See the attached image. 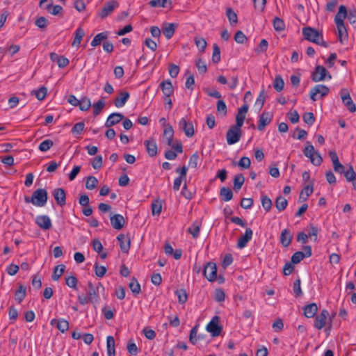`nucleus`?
Here are the masks:
<instances>
[{
    "label": "nucleus",
    "instance_id": "nucleus-33",
    "mask_svg": "<svg viewBox=\"0 0 356 356\" xmlns=\"http://www.w3.org/2000/svg\"><path fill=\"white\" fill-rule=\"evenodd\" d=\"M275 204L276 209L279 211H282L286 208L288 205V201L285 197H282V195H279L277 197Z\"/></svg>",
    "mask_w": 356,
    "mask_h": 356
},
{
    "label": "nucleus",
    "instance_id": "nucleus-47",
    "mask_svg": "<svg viewBox=\"0 0 356 356\" xmlns=\"http://www.w3.org/2000/svg\"><path fill=\"white\" fill-rule=\"evenodd\" d=\"M212 61L214 63H218L220 61V49L216 43L213 44Z\"/></svg>",
    "mask_w": 356,
    "mask_h": 356
},
{
    "label": "nucleus",
    "instance_id": "nucleus-35",
    "mask_svg": "<svg viewBox=\"0 0 356 356\" xmlns=\"http://www.w3.org/2000/svg\"><path fill=\"white\" fill-rule=\"evenodd\" d=\"M26 287L23 285H19L18 289L15 293V300L20 303L26 297Z\"/></svg>",
    "mask_w": 356,
    "mask_h": 356
},
{
    "label": "nucleus",
    "instance_id": "nucleus-53",
    "mask_svg": "<svg viewBox=\"0 0 356 356\" xmlns=\"http://www.w3.org/2000/svg\"><path fill=\"white\" fill-rule=\"evenodd\" d=\"M94 268H95V273L96 276L98 277H104L107 271V269L105 266H99L97 262L95 263Z\"/></svg>",
    "mask_w": 356,
    "mask_h": 356
},
{
    "label": "nucleus",
    "instance_id": "nucleus-54",
    "mask_svg": "<svg viewBox=\"0 0 356 356\" xmlns=\"http://www.w3.org/2000/svg\"><path fill=\"white\" fill-rule=\"evenodd\" d=\"M54 145V142L50 139H47L42 141L38 148L41 152H47Z\"/></svg>",
    "mask_w": 356,
    "mask_h": 356
},
{
    "label": "nucleus",
    "instance_id": "nucleus-40",
    "mask_svg": "<svg viewBox=\"0 0 356 356\" xmlns=\"http://www.w3.org/2000/svg\"><path fill=\"white\" fill-rule=\"evenodd\" d=\"M245 181L244 176L242 174H238L234 178V190L238 191L241 188Z\"/></svg>",
    "mask_w": 356,
    "mask_h": 356
},
{
    "label": "nucleus",
    "instance_id": "nucleus-56",
    "mask_svg": "<svg viewBox=\"0 0 356 356\" xmlns=\"http://www.w3.org/2000/svg\"><path fill=\"white\" fill-rule=\"evenodd\" d=\"M346 17L350 24L356 28V9H350L348 12L347 11Z\"/></svg>",
    "mask_w": 356,
    "mask_h": 356
},
{
    "label": "nucleus",
    "instance_id": "nucleus-44",
    "mask_svg": "<svg viewBox=\"0 0 356 356\" xmlns=\"http://www.w3.org/2000/svg\"><path fill=\"white\" fill-rule=\"evenodd\" d=\"M106 347L108 355H112L113 353H115V340L112 336L107 337Z\"/></svg>",
    "mask_w": 356,
    "mask_h": 356
},
{
    "label": "nucleus",
    "instance_id": "nucleus-50",
    "mask_svg": "<svg viewBox=\"0 0 356 356\" xmlns=\"http://www.w3.org/2000/svg\"><path fill=\"white\" fill-rule=\"evenodd\" d=\"M266 98V94L265 90L263 88L260 91L259 95L257 97L256 102H255V105L259 106V110H261L262 108V107L264 106Z\"/></svg>",
    "mask_w": 356,
    "mask_h": 356
},
{
    "label": "nucleus",
    "instance_id": "nucleus-42",
    "mask_svg": "<svg viewBox=\"0 0 356 356\" xmlns=\"http://www.w3.org/2000/svg\"><path fill=\"white\" fill-rule=\"evenodd\" d=\"M47 88L44 86H42L38 90H32L31 94L35 95V97L38 100L42 101L45 98V97L47 95Z\"/></svg>",
    "mask_w": 356,
    "mask_h": 356
},
{
    "label": "nucleus",
    "instance_id": "nucleus-9",
    "mask_svg": "<svg viewBox=\"0 0 356 356\" xmlns=\"http://www.w3.org/2000/svg\"><path fill=\"white\" fill-rule=\"evenodd\" d=\"M340 95L343 104L348 108V109L351 113L355 112L356 106L350 97L348 90L346 88H342L340 91Z\"/></svg>",
    "mask_w": 356,
    "mask_h": 356
},
{
    "label": "nucleus",
    "instance_id": "nucleus-21",
    "mask_svg": "<svg viewBox=\"0 0 356 356\" xmlns=\"http://www.w3.org/2000/svg\"><path fill=\"white\" fill-rule=\"evenodd\" d=\"M144 145L146 147L147 152L150 157H154L157 154V144L154 139L145 140Z\"/></svg>",
    "mask_w": 356,
    "mask_h": 356
},
{
    "label": "nucleus",
    "instance_id": "nucleus-30",
    "mask_svg": "<svg viewBox=\"0 0 356 356\" xmlns=\"http://www.w3.org/2000/svg\"><path fill=\"white\" fill-rule=\"evenodd\" d=\"M220 197L222 200L228 202L232 199L233 193L229 188L223 186L220 188Z\"/></svg>",
    "mask_w": 356,
    "mask_h": 356
},
{
    "label": "nucleus",
    "instance_id": "nucleus-11",
    "mask_svg": "<svg viewBox=\"0 0 356 356\" xmlns=\"http://www.w3.org/2000/svg\"><path fill=\"white\" fill-rule=\"evenodd\" d=\"M242 135L241 129H236L231 127L226 134L227 143L228 145H233L237 143Z\"/></svg>",
    "mask_w": 356,
    "mask_h": 356
},
{
    "label": "nucleus",
    "instance_id": "nucleus-45",
    "mask_svg": "<svg viewBox=\"0 0 356 356\" xmlns=\"http://www.w3.org/2000/svg\"><path fill=\"white\" fill-rule=\"evenodd\" d=\"M261 202L264 210L267 212L270 211L273 205L271 200L266 195H263L261 197Z\"/></svg>",
    "mask_w": 356,
    "mask_h": 356
},
{
    "label": "nucleus",
    "instance_id": "nucleus-23",
    "mask_svg": "<svg viewBox=\"0 0 356 356\" xmlns=\"http://www.w3.org/2000/svg\"><path fill=\"white\" fill-rule=\"evenodd\" d=\"M252 234V230L250 228H247L244 235L239 238L237 243V247L240 249L245 247L248 243L251 240Z\"/></svg>",
    "mask_w": 356,
    "mask_h": 356
},
{
    "label": "nucleus",
    "instance_id": "nucleus-58",
    "mask_svg": "<svg viewBox=\"0 0 356 356\" xmlns=\"http://www.w3.org/2000/svg\"><path fill=\"white\" fill-rule=\"evenodd\" d=\"M234 40L238 44H244L248 41V38L241 31H238L234 35Z\"/></svg>",
    "mask_w": 356,
    "mask_h": 356
},
{
    "label": "nucleus",
    "instance_id": "nucleus-48",
    "mask_svg": "<svg viewBox=\"0 0 356 356\" xmlns=\"http://www.w3.org/2000/svg\"><path fill=\"white\" fill-rule=\"evenodd\" d=\"M97 179L94 176H89L86 181V188L88 190H92L97 187Z\"/></svg>",
    "mask_w": 356,
    "mask_h": 356
},
{
    "label": "nucleus",
    "instance_id": "nucleus-49",
    "mask_svg": "<svg viewBox=\"0 0 356 356\" xmlns=\"http://www.w3.org/2000/svg\"><path fill=\"white\" fill-rule=\"evenodd\" d=\"M175 294L178 298V302L180 304H184L188 300V295L184 289H178L175 291Z\"/></svg>",
    "mask_w": 356,
    "mask_h": 356
},
{
    "label": "nucleus",
    "instance_id": "nucleus-27",
    "mask_svg": "<svg viewBox=\"0 0 356 356\" xmlns=\"http://www.w3.org/2000/svg\"><path fill=\"white\" fill-rule=\"evenodd\" d=\"M314 182L311 181V184L307 185L303 188V189L300 191L299 195V201L305 202L307 200L308 197L313 193L314 191Z\"/></svg>",
    "mask_w": 356,
    "mask_h": 356
},
{
    "label": "nucleus",
    "instance_id": "nucleus-59",
    "mask_svg": "<svg viewBox=\"0 0 356 356\" xmlns=\"http://www.w3.org/2000/svg\"><path fill=\"white\" fill-rule=\"evenodd\" d=\"M304 258L305 255H303V252L302 251H298L292 255L291 262L293 264H297L300 263Z\"/></svg>",
    "mask_w": 356,
    "mask_h": 356
},
{
    "label": "nucleus",
    "instance_id": "nucleus-18",
    "mask_svg": "<svg viewBox=\"0 0 356 356\" xmlns=\"http://www.w3.org/2000/svg\"><path fill=\"white\" fill-rule=\"evenodd\" d=\"M117 239L120 243L121 251L124 253H128L131 246L130 238L123 234H120L117 236Z\"/></svg>",
    "mask_w": 356,
    "mask_h": 356
},
{
    "label": "nucleus",
    "instance_id": "nucleus-55",
    "mask_svg": "<svg viewBox=\"0 0 356 356\" xmlns=\"http://www.w3.org/2000/svg\"><path fill=\"white\" fill-rule=\"evenodd\" d=\"M162 204L160 200H155L152 204V213L153 215H159L161 212Z\"/></svg>",
    "mask_w": 356,
    "mask_h": 356
},
{
    "label": "nucleus",
    "instance_id": "nucleus-25",
    "mask_svg": "<svg viewBox=\"0 0 356 356\" xmlns=\"http://www.w3.org/2000/svg\"><path fill=\"white\" fill-rule=\"evenodd\" d=\"M129 96V93L127 91L120 92L119 96L114 99L115 106L118 108L124 106Z\"/></svg>",
    "mask_w": 356,
    "mask_h": 356
},
{
    "label": "nucleus",
    "instance_id": "nucleus-60",
    "mask_svg": "<svg viewBox=\"0 0 356 356\" xmlns=\"http://www.w3.org/2000/svg\"><path fill=\"white\" fill-rule=\"evenodd\" d=\"M35 24L38 28L44 30L47 26L48 20L44 17H40L35 21Z\"/></svg>",
    "mask_w": 356,
    "mask_h": 356
},
{
    "label": "nucleus",
    "instance_id": "nucleus-41",
    "mask_svg": "<svg viewBox=\"0 0 356 356\" xmlns=\"http://www.w3.org/2000/svg\"><path fill=\"white\" fill-rule=\"evenodd\" d=\"M129 287L134 295H138L141 291L140 285L135 277L131 278Z\"/></svg>",
    "mask_w": 356,
    "mask_h": 356
},
{
    "label": "nucleus",
    "instance_id": "nucleus-61",
    "mask_svg": "<svg viewBox=\"0 0 356 356\" xmlns=\"http://www.w3.org/2000/svg\"><path fill=\"white\" fill-rule=\"evenodd\" d=\"M217 111L220 113L222 116L226 115L227 110L225 102L223 100H218L216 105Z\"/></svg>",
    "mask_w": 356,
    "mask_h": 356
},
{
    "label": "nucleus",
    "instance_id": "nucleus-51",
    "mask_svg": "<svg viewBox=\"0 0 356 356\" xmlns=\"http://www.w3.org/2000/svg\"><path fill=\"white\" fill-rule=\"evenodd\" d=\"M249 109V106L247 104H243L238 109V113L236 115V119L245 120V115Z\"/></svg>",
    "mask_w": 356,
    "mask_h": 356
},
{
    "label": "nucleus",
    "instance_id": "nucleus-13",
    "mask_svg": "<svg viewBox=\"0 0 356 356\" xmlns=\"http://www.w3.org/2000/svg\"><path fill=\"white\" fill-rule=\"evenodd\" d=\"M118 6L119 3L115 0L106 2L99 13V17L102 19L106 17Z\"/></svg>",
    "mask_w": 356,
    "mask_h": 356
},
{
    "label": "nucleus",
    "instance_id": "nucleus-19",
    "mask_svg": "<svg viewBox=\"0 0 356 356\" xmlns=\"http://www.w3.org/2000/svg\"><path fill=\"white\" fill-rule=\"evenodd\" d=\"M111 224L115 229H121L125 223L124 217L120 214H113L110 217Z\"/></svg>",
    "mask_w": 356,
    "mask_h": 356
},
{
    "label": "nucleus",
    "instance_id": "nucleus-5",
    "mask_svg": "<svg viewBox=\"0 0 356 356\" xmlns=\"http://www.w3.org/2000/svg\"><path fill=\"white\" fill-rule=\"evenodd\" d=\"M330 92V88L322 84L316 85L313 87L309 92L310 98L312 101L315 102L317 100V95H320V97L323 98L327 96Z\"/></svg>",
    "mask_w": 356,
    "mask_h": 356
},
{
    "label": "nucleus",
    "instance_id": "nucleus-8",
    "mask_svg": "<svg viewBox=\"0 0 356 356\" xmlns=\"http://www.w3.org/2000/svg\"><path fill=\"white\" fill-rule=\"evenodd\" d=\"M219 323L220 317L214 316L207 324L206 329L211 334L212 337H218L220 334L222 327L219 325Z\"/></svg>",
    "mask_w": 356,
    "mask_h": 356
},
{
    "label": "nucleus",
    "instance_id": "nucleus-37",
    "mask_svg": "<svg viewBox=\"0 0 356 356\" xmlns=\"http://www.w3.org/2000/svg\"><path fill=\"white\" fill-rule=\"evenodd\" d=\"M284 86V81L281 75H276L273 81V88L277 92L283 90Z\"/></svg>",
    "mask_w": 356,
    "mask_h": 356
},
{
    "label": "nucleus",
    "instance_id": "nucleus-14",
    "mask_svg": "<svg viewBox=\"0 0 356 356\" xmlns=\"http://www.w3.org/2000/svg\"><path fill=\"white\" fill-rule=\"evenodd\" d=\"M273 115L271 112L264 111L259 116L257 129L259 131H263L265 127L272 121Z\"/></svg>",
    "mask_w": 356,
    "mask_h": 356
},
{
    "label": "nucleus",
    "instance_id": "nucleus-39",
    "mask_svg": "<svg viewBox=\"0 0 356 356\" xmlns=\"http://www.w3.org/2000/svg\"><path fill=\"white\" fill-rule=\"evenodd\" d=\"M79 109L82 111H88L91 106L90 99L87 97H82L78 104Z\"/></svg>",
    "mask_w": 356,
    "mask_h": 356
},
{
    "label": "nucleus",
    "instance_id": "nucleus-1",
    "mask_svg": "<svg viewBox=\"0 0 356 356\" xmlns=\"http://www.w3.org/2000/svg\"><path fill=\"white\" fill-rule=\"evenodd\" d=\"M347 15V9L344 5H341L339 7V10L334 17V22L337 28V34L339 41L342 44L344 40H348V32L344 25V19Z\"/></svg>",
    "mask_w": 356,
    "mask_h": 356
},
{
    "label": "nucleus",
    "instance_id": "nucleus-24",
    "mask_svg": "<svg viewBox=\"0 0 356 356\" xmlns=\"http://www.w3.org/2000/svg\"><path fill=\"white\" fill-rule=\"evenodd\" d=\"M292 241V235L290 229H284L280 234V243L283 247L287 248L290 245Z\"/></svg>",
    "mask_w": 356,
    "mask_h": 356
},
{
    "label": "nucleus",
    "instance_id": "nucleus-15",
    "mask_svg": "<svg viewBox=\"0 0 356 356\" xmlns=\"http://www.w3.org/2000/svg\"><path fill=\"white\" fill-rule=\"evenodd\" d=\"M99 286L104 289L101 283H99L98 286L97 287H95V286L90 282L88 283L87 296L90 298V302L92 303H97L99 300V296L97 292V291H98Z\"/></svg>",
    "mask_w": 356,
    "mask_h": 356
},
{
    "label": "nucleus",
    "instance_id": "nucleus-43",
    "mask_svg": "<svg viewBox=\"0 0 356 356\" xmlns=\"http://www.w3.org/2000/svg\"><path fill=\"white\" fill-rule=\"evenodd\" d=\"M105 106L104 99L102 97L93 104V115H98Z\"/></svg>",
    "mask_w": 356,
    "mask_h": 356
},
{
    "label": "nucleus",
    "instance_id": "nucleus-6",
    "mask_svg": "<svg viewBox=\"0 0 356 356\" xmlns=\"http://www.w3.org/2000/svg\"><path fill=\"white\" fill-rule=\"evenodd\" d=\"M326 76L331 79L332 76L327 72L325 67L322 65H317L314 71L312 73L311 78L314 82H318L323 81Z\"/></svg>",
    "mask_w": 356,
    "mask_h": 356
},
{
    "label": "nucleus",
    "instance_id": "nucleus-28",
    "mask_svg": "<svg viewBox=\"0 0 356 356\" xmlns=\"http://www.w3.org/2000/svg\"><path fill=\"white\" fill-rule=\"evenodd\" d=\"M318 310V307L316 303H310L307 305L303 308L304 316L306 318H312L315 316Z\"/></svg>",
    "mask_w": 356,
    "mask_h": 356
},
{
    "label": "nucleus",
    "instance_id": "nucleus-4",
    "mask_svg": "<svg viewBox=\"0 0 356 356\" xmlns=\"http://www.w3.org/2000/svg\"><path fill=\"white\" fill-rule=\"evenodd\" d=\"M307 145L303 150L304 155L310 159V161L313 165L319 166L323 162L321 156L320 154H316V158H313L314 147L309 141H307Z\"/></svg>",
    "mask_w": 356,
    "mask_h": 356
},
{
    "label": "nucleus",
    "instance_id": "nucleus-36",
    "mask_svg": "<svg viewBox=\"0 0 356 356\" xmlns=\"http://www.w3.org/2000/svg\"><path fill=\"white\" fill-rule=\"evenodd\" d=\"M108 38V33L107 32H102L98 34H97L93 40H92L90 44L92 47H97L101 44L102 40H106Z\"/></svg>",
    "mask_w": 356,
    "mask_h": 356
},
{
    "label": "nucleus",
    "instance_id": "nucleus-64",
    "mask_svg": "<svg viewBox=\"0 0 356 356\" xmlns=\"http://www.w3.org/2000/svg\"><path fill=\"white\" fill-rule=\"evenodd\" d=\"M343 174L348 181L354 180L356 177V173L355 172L352 165H350L349 168L345 171Z\"/></svg>",
    "mask_w": 356,
    "mask_h": 356
},
{
    "label": "nucleus",
    "instance_id": "nucleus-52",
    "mask_svg": "<svg viewBox=\"0 0 356 356\" xmlns=\"http://www.w3.org/2000/svg\"><path fill=\"white\" fill-rule=\"evenodd\" d=\"M227 17L230 22V24H236L238 22V17L236 13L233 10L232 8H228L226 10Z\"/></svg>",
    "mask_w": 356,
    "mask_h": 356
},
{
    "label": "nucleus",
    "instance_id": "nucleus-7",
    "mask_svg": "<svg viewBox=\"0 0 356 356\" xmlns=\"http://www.w3.org/2000/svg\"><path fill=\"white\" fill-rule=\"evenodd\" d=\"M302 35L305 40L316 43L320 37H322V33L317 29L309 26L304 27L302 29Z\"/></svg>",
    "mask_w": 356,
    "mask_h": 356
},
{
    "label": "nucleus",
    "instance_id": "nucleus-34",
    "mask_svg": "<svg viewBox=\"0 0 356 356\" xmlns=\"http://www.w3.org/2000/svg\"><path fill=\"white\" fill-rule=\"evenodd\" d=\"M74 35L75 37L72 42V46L79 47L81 42L85 35V31L82 28L79 27L76 30Z\"/></svg>",
    "mask_w": 356,
    "mask_h": 356
},
{
    "label": "nucleus",
    "instance_id": "nucleus-26",
    "mask_svg": "<svg viewBox=\"0 0 356 356\" xmlns=\"http://www.w3.org/2000/svg\"><path fill=\"white\" fill-rule=\"evenodd\" d=\"M177 24L174 23L165 24L163 26V33L165 37L170 40L175 34Z\"/></svg>",
    "mask_w": 356,
    "mask_h": 356
},
{
    "label": "nucleus",
    "instance_id": "nucleus-46",
    "mask_svg": "<svg viewBox=\"0 0 356 356\" xmlns=\"http://www.w3.org/2000/svg\"><path fill=\"white\" fill-rule=\"evenodd\" d=\"M273 27L276 31H282L285 29V24L281 18L275 17L273 19Z\"/></svg>",
    "mask_w": 356,
    "mask_h": 356
},
{
    "label": "nucleus",
    "instance_id": "nucleus-29",
    "mask_svg": "<svg viewBox=\"0 0 356 356\" xmlns=\"http://www.w3.org/2000/svg\"><path fill=\"white\" fill-rule=\"evenodd\" d=\"M160 87L164 96H171L174 92V88L170 80H166L161 82Z\"/></svg>",
    "mask_w": 356,
    "mask_h": 356
},
{
    "label": "nucleus",
    "instance_id": "nucleus-3",
    "mask_svg": "<svg viewBox=\"0 0 356 356\" xmlns=\"http://www.w3.org/2000/svg\"><path fill=\"white\" fill-rule=\"evenodd\" d=\"M48 193L44 188L35 190L31 196V203L37 207H43L47 202Z\"/></svg>",
    "mask_w": 356,
    "mask_h": 356
},
{
    "label": "nucleus",
    "instance_id": "nucleus-32",
    "mask_svg": "<svg viewBox=\"0 0 356 356\" xmlns=\"http://www.w3.org/2000/svg\"><path fill=\"white\" fill-rule=\"evenodd\" d=\"M200 226V222H193L192 225L188 228V232L192 235L193 238H197L199 236Z\"/></svg>",
    "mask_w": 356,
    "mask_h": 356
},
{
    "label": "nucleus",
    "instance_id": "nucleus-12",
    "mask_svg": "<svg viewBox=\"0 0 356 356\" xmlns=\"http://www.w3.org/2000/svg\"><path fill=\"white\" fill-rule=\"evenodd\" d=\"M329 316L328 311L327 309H323L320 314L315 316L314 326L318 330H321L326 325Z\"/></svg>",
    "mask_w": 356,
    "mask_h": 356
},
{
    "label": "nucleus",
    "instance_id": "nucleus-57",
    "mask_svg": "<svg viewBox=\"0 0 356 356\" xmlns=\"http://www.w3.org/2000/svg\"><path fill=\"white\" fill-rule=\"evenodd\" d=\"M302 120L306 124L311 126L315 122V116L313 113L307 112L303 115Z\"/></svg>",
    "mask_w": 356,
    "mask_h": 356
},
{
    "label": "nucleus",
    "instance_id": "nucleus-17",
    "mask_svg": "<svg viewBox=\"0 0 356 356\" xmlns=\"http://www.w3.org/2000/svg\"><path fill=\"white\" fill-rule=\"evenodd\" d=\"M179 127L183 130L187 137L194 135V128L192 122H188L185 118H181L179 122Z\"/></svg>",
    "mask_w": 356,
    "mask_h": 356
},
{
    "label": "nucleus",
    "instance_id": "nucleus-62",
    "mask_svg": "<svg viewBox=\"0 0 356 356\" xmlns=\"http://www.w3.org/2000/svg\"><path fill=\"white\" fill-rule=\"evenodd\" d=\"M251 164L250 159L247 156H243L238 161V165L242 169H248Z\"/></svg>",
    "mask_w": 356,
    "mask_h": 356
},
{
    "label": "nucleus",
    "instance_id": "nucleus-22",
    "mask_svg": "<svg viewBox=\"0 0 356 356\" xmlns=\"http://www.w3.org/2000/svg\"><path fill=\"white\" fill-rule=\"evenodd\" d=\"M36 224L44 230L49 229L51 227V221L49 216L46 215L39 216L35 219Z\"/></svg>",
    "mask_w": 356,
    "mask_h": 356
},
{
    "label": "nucleus",
    "instance_id": "nucleus-31",
    "mask_svg": "<svg viewBox=\"0 0 356 356\" xmlns=\"http://www.w3.org/2000/svg\"><path fill=\"white\" fill-rule=\"evenodd\" d=\"M149 4L151 7H168L171 8L172 6V1L171 0H151L149 2Z\"/></svg>",
    "mask_w": 356,
    "mask_h": 356
},
{
    "label": "nucleus",
    "instance_id": "nucleus-10",
    "mask_svg": "<svg viewBox=\"0 0 356 356\" xmlns=\"http://www.w3.org/2000/svg\"><path fill=\"white\" fill-rule=\"evenodd\" d=\"M203 275L209 282L215 281L217 278V267L216 264L208 262L203 269Z\"/></svg>",
    "mask_w": 356,
    "mask_h": 356
},
{
    "label": "nucleus",
    "instance_id": "nucleus-20",
    "mask_svg": "<svg viewBox=\"0 0 356 356\" xmlns=\"http://www.w3.org/2000/svg\"><path fill=\"white\" fill-rule=\"evenodd\" d=\"M124 119V115L120 113H111L107 118L105 122L106 127H111L118 124L122 120Z\"/></svg>",
    "mask_w": 356,
    "mask_h": 356
},
{
    "label": "nucleus",
    "instance_id": "nucleus-2",
    "mask_svg": "<svg viewBox=\"0 0 356 356\" xmlns=\"http://www.w3.org/2000/svg\"><path fill=\"white\" fill-rule=\"evenodd\" d=\"M163 137L166 139L168 146L171 147L178 153L183 152V146L180 141H177L176 144H173L174 130L172 126L168 125L165 128L163 131Z\"/></svg>",
    "mask_w": 356,
    "mask_h": 356
},
{
    "label": "nucleus",
    "instance_id": "nucleus-38",
    "mask_svg": "<svg viewBox=\"0 0 356 356\" xmlns=\"http://www.w3.org/2000/svg\"><path fill=\"white\" fill-rule=\"evenodd\" d=\"M65 269V266L63 264L57 265L54 270V273L52 275V280L54 281H57L60 279V277L63 274Z\"/></svg>",
    "mask_w": 356,
    "mask_h": 356
},
{
    "label": "nucleus",
    "instance_id": "nucleus-16",
    "mask_svg": "<svg viewBox=\"0 0 356 356\" xmlns=\"http://www.w3.org/2000/svg\"><path fill=\"white\" fill-rule=\"evenodd\" d=\"M53 195L55 201L59 206L63 207L66 204V194L63 188H55L53 191Z\"/></svg>",
    "mask_w": 356,
    "mask_h": 356
},
{
    "label": "nucleus",
    "instance_id": "nucleus-63",
    "mask_svg": "<svg viewBox=\"0 0 356 356\" xmlns=\"http://www.w3.org/2000/svg\"><path fill=\"white\" fill-rule=\"evenodd\" d=\"M56 327L63 333L69 329V322L67 320L60 319Z\"/></svg>",
    "mask_w": 356,
    "mask_h": 356
}]
</instances>
